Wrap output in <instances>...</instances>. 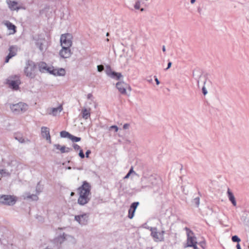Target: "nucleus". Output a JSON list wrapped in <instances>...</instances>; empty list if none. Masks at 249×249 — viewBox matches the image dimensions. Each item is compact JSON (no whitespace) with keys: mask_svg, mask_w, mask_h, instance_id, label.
Wrapping results in <instances>:
<instances>
[{"mask_svg":"<svg viewBox=\"0 0 249 249\" xmlns=\"http://www.w3.org/2000/svg\"><path fill=\"white\" fill-rule=\"evenodd\" d=\"M90 184L86 181L78 188V192L79 196L78 203L79 205H84L89 202L90 199Z\"/></svg>","mask_w":249,"mask_h":249,"instance_id":"nucleus-1","label":"nucleus"},{"mask_svg":"<svg viewBox=\"0 0 249 249\" xmlns=\"http://www.w3.org/2000/svg\"><path fill=\"white\" fill-rule=\"evenodd\" d=\"M24 71L25 75L31 78H35L37 74V68L36 63L31 60L26 62Z\"/></svg>","mask_w":249,"mask_h":249,"instance_id":"nucleus-2","label":"nucleus"},{"mask_svg":"<svg viewBox=\"0 0 249 249\" xmlns=\"http://www.w3.org/2000/svg\"><path fill=\"white\" fill-rule=\"evenodd\" d=\"M185 230L186 231L187 238L184 247H193V249H198L197 247L196 238L195 236L194 232L187 227L185 228Z\"/></svg>","mask_w":249,"mask_h":249,"instance_id":"nucleus-3","label":"nucleus"},{"mask_svg":"<svg viewBox=\"0 0 249 249\" xmlns=\"http://www.w3.org/2000/svg\"><path fill=\"white\" fill-rule=\"evenodd\" d=\"M28 105L23 102L10 105V108L11 111L17 115L23 113L28 109Z\"/></svg>","mask_w":249,"mask_h":249,"instance_id":"nucleus-4","label":"nucleus"},{"mask_svg":"<svg viewBox=\"0 0 249 249\" xmlns=\"http://www.w3.org/2000/svg\"><path fill=\"white\" fill-rule=\"evenodd\" d=\"M73 36L69 33L62 34L60 36L61 46L71 47L72 45Z\"/></svg>","mask_w":249,"mask_h":249,"instance_id":"nucleus-5","label":"nucleus"},{"mask_svg":"<svg viewBox=\"0 0 249 249\" xmlns=\"http://www.w3.org/2000/svg\"><path fill=\"white\" fill-rule=\"evenodd\" d=\"M155 180V178L152 176H143L141 178L142 188H151L154 185Z\"/></svg>","mask_w":249,"mask_h":249,"instance_id":"nucleus-6","label":"nucleus"},{"mask_svg":"<svg viewBox=\"0 0 249 249\" xmlns=\"http://www.w3.org/2000/svg\"><path fill=\"white\" fill-rule=\"evenodd\" d=\"M17 201L16 197L9 195H3L0 197V203L6 205H13Z\"/></svg>","mask_w":249,"mask_h":249,"instance_id":"nucleus-7","label":"nucleus"},{"mask_svg":"<svg viewBox=\"0 0 249 249\" xmlns=\"http://www.w3.org/2000/svg\"><path fill=\"white\" fill-rule=\"evenodd\" d=\"M151 235L154 238V240L158 241H161L164 239L163 231H158L157 229L155 228H151Z\"/></svg>","mask_w":249,"mask_h":249,"instance_id":"nucleus-8","label":"nucleus"},{"mask_svg":"<svg viewBox=\"0 0 249 249\" xmlns=\"http://www.w3.org/2000/svg\"><path fill=\"white\" fill-rule=\"evenodd\" d=\"M116 88L122 94H126V89L131 90L130 86L124 82H118L116 83Z\"/></svg>","mask_w":249,"mask_h":249,"instance_id":"nucleus-9","label":"nucleus"},{"mask_svg":"<svg viewBox=\"0 0 249 249\" xmlns=\"http://www.w3.org/2000/svg\"><path fill=\"white\" fill-rule=\"evenodd\" d=\"M62 48L59 51V54L63 58H69L72 54L71 47L61 46Z\"/></svg>","mask_w":249,"mask_h":249,"instance_id":"nucleus-10","label":"nucleus"},{"mask_svg":"<svg viewBox=\"0 0 249 249\" xmlns=\"http://www.w3.org/2000/svg\"><path fill=\"white\" fill-rule=\"evenodd\" d=\"M9 54L6 57L5 62L8 63L9 60L12 58L13 57L16 56L18 52V47L16 46H11L9 49Z\"/></svg>","mask_w":249,"mask_h":249,"instance_id":"nucleus-11","label":"nucleus"},{"mask_svg":"<svg viewBox=\"0 0 249 249\" xmlns=\"http://www.w3.org/2000/svg\"><path fill=\"white\" fill-rule=\"evenodd\" d=\"M106 72L108 76L116 80H119L123 77L121 73L112 71L110 67L109 66L107 67Z\"/></svg>","mask_w":249,"mask_h":249,"instance_id":"nucleus-12","label":"nucleus"},{"mask_svg":"<svg viewBox=\"0 0 249 249\" xmlns=\"http://www.w3.org/2000/svg\"><path fill=\"white\" fill-rule=\"evenodd\" d=\"M46 40L43 38H39L36 40V45L41 52H44L47 49Z\"/></svg>","mask_w":249,"mask_h":249,"instance_id":"nucleus-13","label":"nucleus"},{"mask_svg":"<svg viewBox=\"0 0 249 249\" xmlns=\"http://www.w3.org/2000/svg\"><path fill=\"white\" fill-rule=\"evenodd\" d=\"M6 2L8 6V8L11 11H18L21 8L20 6H18V3L16 1L13 0H6Z\"/></svg>","mask_w":249,"mask_h":249,"instance_id":"nucleus-14","label":"nucleus"},{"mask_svg":"<svg viewBox=\"0 0 249 249\" xmlns=\"http://www.w3.org/2000/svg\"><path fill=\"white\" fill-rule=\"evenodd\" d=\"M49 73L54 76H64L66 74V71L63 68L55 69L53 68H51Z\"/></svg>","mask_w":249,"mask_h":249,"instance_id":"nucleus-15","label":"nucleus"},{"mask_svg":"<svg viewBox=\"0 0 249 249\" xmlns=\"http://www.w3.org/2000/svg\"><path fill=\"white\" fill-rule=\"evenodd\" d=\"M7 83L9 84V87L14 90H18L19 89V85L20 84V81L19 79L16 80H11L8 79Z\"/></svg>","mask_w":249,"mask_h":249,"instance_id":"nucleus-16","label":"nucleus"},{"mask_svg":"<svg viewBox=\"0 0 249 249\" xmlns=\"http://www.w3.org/2000/svg\"><path fill=\"white\" fill-rule=\"evenodd\" d=\"M91 109L89 107H84L81 110V114L82 117L85 119L87 120L90 118Z\"/></svg>","mask_w":249,"mask_h":249,"instance_id":"nucleus-17","label":"nucleus"},{"mask_svg":"<svg viewBox=\"0 0 249 249\" xmlns=\"http://www.w3.org/2000/svg\"><path fill=\"white\" fill-rule=\"evenodd\" d=\"M41 129L42 137L49 141L50 143H51V136L49 128L47 127L43 126L41 127Z\"/></svg>","mask_w":249,"mask_h":249,"instance_id":"nucleus-18","label":"nucleus"},{"mask_svg":"<svg viewBox=\"0 0 249 249\" xmlns=\"http://www.w3.org/2000/svg\"><path fill=\"white\" fill-rule=\"evenodd\" d=\"M3 23L7 27L8 29L11 31L10 34H14L16 32V26L9 21H4Z\"/></svg>","mask_w":249,"mask_h":249,"instance_id":"nucleus-19","label":"nucleus"},{"mask_svg":"<svg viewBox=\"0 0 249 249\" xmlns=\"http://www.w3.org/2000/svg\"><path fill=\"white\" fill-rule=\"evenodd\" d=\"M38 69L40 72H48L50 71L51 67H47V64L44 62H40L38 64Z\"/></svg>","mask_w":249,"mask_h":249,"instance_id":"nucleus-20","label":"nucleus"},{"mask_svg":"<svg viewBox=\"0 0 249 249\" xmlns=\"http://www.w3.org/2000/svg\"><path fill=\"white\" fill-rule=\"evenodd\" d=\"M227 194L229 200L231 202V203L234 206H236V201L235 197L233 193L229 188H228Z\"/></svg>","mask_w":249,"mask_h":249,"instance_id":"nucleus-21","label":"nucleus"},{"mask_svg":"<svg viewBox=\"0 0 249 249\" xmlns=\"http://www.w3.org/2000/svg\"><path fill=\"white\" fill-rule=\"evenodd\" d=\"M138 204L139 202H134L131 204L130 209L129 210L128 215V218H133L135 210L137 208Z\"/></svg>","mask_w":249,"mask_h":249,"instance_id":"nucleus-22","label":"nucleus"},{"mask_svg":"<svg viewBox=\"0 0 249 249\" xmlns=\"http://www.w3.org/2000/svg\"><path fill=\"white\" fill-rule=\"evenodd\" d=\"M62 110L61 106H59L55 108H52L50 109V112L49 113V114H52L53 116H56Z\"/></svg>","mask_w":249,"mask_h":249,"instance_id":"nucleus-23","label":"nucleus"},{"mask_svg":"<svg viewBox=\"0 0 249 249\" xmlns=\"http://www.w3.org/2000/svg\"><path fill=\"white\" fill-rule=\"evenodd\" d=\"M206 82V80L205 77L204 76L200 75L199 76L198 79L197 80V84L198 86L199 85V84L202 83H203V84L205 85Z\"/></svg>","mask_w":249,"mask_h":249,"instance_id":"nucleus-24","label":"nucleus"},{"mask_svg":"<svg viewBox=\"0 0 249 249\" xmlns=\"http://www.w3.org/2000/svg\"><path fill=\"white\" fill-rule=\"evenodd\" d=\"M72 150L71 148L66 147L65 146H62L61 148H60V152L61 153H68Z\"/></svg>","mask_w":249,"mask_h":249,"instance_id":"nucleus-25","label":"nucleus"},{"mask_svg":"<svg viewBox=\"0 0 249 249\" xmlns=\"http://www.w3.org/2000/svg\"><path fill=\"white\" fill-rule=\"evenodd\" d=\"M200 198L199 197H195L192 200L193 205L195 206L196 207H198L199 205Z\"/></svg>","mask_w":249,"mask_h":249,"instance_id":"nucleus-26","label":"nucleus"},{"mask_svg":"<svg viewBox=\"0 0 249 249\" xmlns=\"http://www.w3.org/2000/svg\"><path fill=\"white\" fill-rule=\"evenodd\" d=\"M71 134L66 131H62L60 132V136L62 138H68L70 139Z\"/></svg>","mask_w":249,"mask_h":249,"instance_id":"nucleus-27","label":"nucleus"},{"mask_svg":"<svg viewBox=\"0 0 249 249\" xmlns=\"http://www.w3.org/2000/svg\"><path fill=\"white\" fill-rule=\"evenodd\" d=\"M73 142H78L81 140V138L80 137H77L72 135H71L70 139Z\"/></svg>","mask_w":249,"mask_h":249,"instance_id":"nucleus-28","label":"nucleus"},{"mask_svg":"<svg viewBox=\"0 0 249 249\" xmlns=\"http://www.w3.org/2000/svg\"><path fill=\"white\" fill-rule=\"evenodd\" d=\"M241 216L243 218L249 217V210L243 211L241 213Z\"/></svg>","mask_w":249,"mask_h":249,"instance_id":"nucleus-29","label":"nucleus"},{"mask_svg":"<svg viewBox=\"0 0 249 249\" xmlns=\"http://www.w3.org/2000/svg\"><path fill=\"white\" fill-rule=\"evenodd\" d=\"M232 241L234 242L239 243L241 241L240 239L237 236L234 235L232 237Z\"/></svg>","mask_w":249,"mask_h":249,"instance_id":"nucleus-30","label":"nucleus"},{"mask_svg":"<svg viewBox=\"0 0 249 249\" xmlns=\"http://www.w3.org/2000/svg\"><path fill=\"white\" fill-rule=\"evenodd\" d=\"M65 239V236L63 234L62 236H60L56 239L57 242H59L60 244L63 242Z\"/></svg>","mask_w":249,"mask_h":249,"instance_id":"nucleus-31","label":"nucleus"},{"mask_svg":"<svg viewBox=\"0 0 249 249\" xmlns=\"http://www.w3.org/2000/svg\"><path fill=\"white\" fill-rule=\"evenodd\" d=\"M27 197L29 198H32L34 200H36L38 199L37 196L36 195H35L29 196H27Z\"/></svg>","mask_w":249,"mask_h":249,"instance_id":"nucleus-32","label":"nucleus"},{"mask_svg":"<svg viewBox=\"0 0 249 249\" xmlns=\"http://www.w3.org/2000/svg\"><path fill=\"white\" fill-rule=\"evenodd\" d=\"M0 174H1L2 175V176H7L9 175V173L6 172V170H0Z\"/></svg>","mask_w":249,"mask_h":249,"instance_id":"nucleus-33","label":"nucleus"},{"mask_svg":"<svg viewBox=\"0 0 249 249\" xmlns=\"http://www.w3.org/2000/svg\"><path fill=\"white\" fill-rule=\"evenodd\" d=\"M104 69V67L103 65H98L97 66V71H99V72H101Z\"/></svg>","mask_w":249,"mask_h":249,"instance_id":"nucleus-34","label":"nucleus"},{"mask_svg":"<svg viewBox=\"0 0 249 249\" xmlns=\"http://www.w3.org/2000/svg\"><path fill=\"white\" fill-rule=\"evenodd\" d=\"M128 173L129 174H130L131 175V174H134V175H135L136 176H138V174L136 172H135L134 171L133 167H131V168H130V170L129 171Z\"/></svg>","mask_w":249,"mask_h":249,"instance_id":"nucleus-35","label":"nucleus"},{"mask_svg":"<svg viewBox=\"0 0 249 249\" xmlns=\"http://www.w3.org/2000/svg\"><path fill=\"white\" fill-rule=\"evenodd\" d=\"M79 156L82 159H83L85 158V155H84L82 150H80L79 153Z\"/></svg>","mask_w":249,"mask_h":249,"instance_id":"nucleus-36","label":"nucleus"},{"mask_svg":"<svg viewBox=\"0 0 249 249\" xmlns=\"http://www.w3.org/2000/svg\"><path fill=\"white\" fill-rule=\"evenodd\" d=\"M114 129L115 132H117L118 130V128L116 125H112L109 127V130Z\"/></svg>","mask_w":249,"mask_h":249,"instance_id":"nucleus-37","label":"nucleus"},{"mask_svg":"<svg viewBox=\"0 0 249 249\" xmlns=\"http://www.w3.org/2000/svg\"><path fill=\"white\" fill-rule=\"evenodd\" d=\"M73 148L75 150H81L80 149V147L77 145V144H73Z\"/></svg>","mask_w":249,"mask_h":249,"instance_id":"nucleus-38","label":"nucleus"},{"mask_svg":"<svg viewBox=\"0 0 249 249\" xmlns=\"http://www.w3.org/2000/svg\"><path fill=\"white\" fill-rule=\"evenodd\" d=\"M202 92H203V94L204 95H206L207 94V90H206V88L205 87V85H204L203 88H202Z\"/></svg>","mask_w":249,"mask_h":249,"instance_id":"nucleus-39","label":"nucleus"},{"mask_svg":"<svg viewBox=\"0 0 249 249\" xmlns=\"http://www.w3.org/2000/svg\"><path fill=\"white\" fill-rule=\"evenodd\" d=\"M53 146L57 150H60V148H61V146L60 144H55L53 145Z\"/></svg>","mask_w":249,"mask_h":249,"instance_id":"nucleus-40","label":"nucleus"},{"mask_svg":"<svg viewBox=\"0 0 249 249\" xmlns=\"http://www.w3.org/2000/svg\"><path fill=\"white\" fill-rule=\"evenodd\" d=\"M16 139L17 140H18V142H19L21 143H23V142H25V141H24V139H23L21 137H20L19 138H18L17 137H16Z\"/></svg>","mask_w":249,"mask_h":249,"instance_id":"nucleus-41","label":"nucleus"},{"mask_svg":"<svg viewBox=\"0 0 249 249\" xmlns=\"http://www.w3.org/2000/svg\"><path fill=\"white\" fill-rule=\"evenodd\" d=\"M129 126V124H125L123 125V128L124 129H128Z\"/></svg>","mask_w":249,"mask_h":249,"instance_id":"nucleus-42","label":"nucleus"},{"mask_svg":"<svg viewBox=\"0 0 249 249\" xmlns=\"http://www.w3.org/2000/svg\"><path fill=\"white\" fill-rule=\"evenodd\" d=\"M89 216V215H87V214H83V215H76V216H75V218H81V217H83V216Z\"/></svg>","mask_w":249,"mask_h":249,"instance_id":"nucleus-43","label":"nucleus"},{"mask_svg":"<svg viewBox=\"0 0 249 249\" xmlns=\"http://www.w3.org/2000/svg\"><path fill=\"white\" fill-rule=\"evenodd\" d=\"M87 97L89 99L91 100V101H92V95L91 93H89L87 95Z\"/></svg>","mask_w":249,"mask_h":249,"instance_id":"nucleus-44","label":"nucleus"},{"mask_svg":"<svg viewBox=\"0 0 249 249\" xmlns=\"http://www.w3.org/2000/svg\"><path fill=\"white\" fill-rule=\"evenodd\" d=\"M91 153V151L89 150H88L86 152V157L87 158L89 157V154Z\"/></svg>","mask_w":249,"mask_h":249,"instance_id":"nucleus-45","label":"nucleus"},{"mask_svg":"<svg viewBox=\"0 0 249 249\" xmlns=\"http://www.w3.org/2000/svg\"><path fill=\"white\" fill-rule=\"evenodd\" d=\"M171 65H172V63L171 62H169L168 63L167 67L165 70H166L169 69L171 67Z\"/></svg>","mask_w":249,"mask_h":249,"instance_id":"nucleus-46","label":"nucleus"},{"mask_svg":"<svg viewBox=\"0 0 249 249\" xmlns=\"http://www.w3.org/2000/svg\"><path fill=\"white\" fill-rule=\"evenodd\" d=\"M154 77H155V81L156 82V84L157 85H159L160 83L159 80H158V79L156 76H155Z\"/></svg>","mask_w":249,"mask_h":249,"instance_id":"nucleus-47","label":"nucleus"},{"mask_svg":"<svg viewBox=\"0 0 249 249\" xmlns=\"http://www.w3.org/2000/svg\"><path fill=\"white\" fill-rule=\"evenodd\" d=\"M131 174H129V173H128L124 177V179H127L129 178V177L130 176Z\"/></svg>","mask_w":249,"mask_h":249,"instance_id":"nucleus-48","label":"nucleus"},{"mask_svg":"<svg viewBox=\"0 0 249 249\" xmlns=\"http://www.w3.org/2000/svg\"><path fill=\"white\" fill-rule=\"evenodd\" d=\"M237 249H241V246L239 244H237L236 245Z\"/></svg>","mask_w":249,"mask_h":249,"instance_id":"nucleus-49","label":"nucleus"},{"mask_svg":"<svg viewBox=\"0 0 249 249\" xmlns=\"http://www.w3.org/2000/svg\"><path fill=\"white\" fill-rule=\"evenodd\" d=\"M162 51H163V52H165V51H166V49H165V47L164 46H162Z\"/></svg>","mask_w":249,"mask_h":249,"instance_id":"nucleus-50","label":"nucleus"},{"mask_svg":"<svg viewBox=\"0 0 249 249\" xmlns=\"http://www.w3.org/2000/svg\"><path fill=\"white\" fill-rule=\"evenodd\" d=\"M36 190L38 193H39L41 192L40 190H38V186H37Z\"/></svg>","mask_w":249,"mask_h":249,"instance_id":"nucleus-51","label":"nucleus"},{"mask_svg":"<svg viewBox=\"0 0 249 249\" xmlns=\"http://www.w3.org/2000/svg\"><path fill=\"white\" fill-rule=\"evenodd\" d=\"M196 1V0H191V3L194 4Z\"/></svg>","mask_w":249,"mask_h":249,"instance_id":"nucleus-52","label":"nucleus"},{"mask_svg":"<svg viewBox=\"0 0 249 249\" xmlns=\"http://www.w3.org/2000/svg\"><path fill=\"white\" fill-rule=\"evenodd\" d=\"M74 192H71V196H74Z\"/></svg>","mask_w":249,"mask_h":249,"instance_id":"nucleus-53","label":"nucleus"},{"mask_svg":"<svg viewBox=\"0 0 249 249\" xmlns=\"http://www.w3.org/2000/svg\"><path fill=\"white\" fill-rule=\"evenodd\" d=\"M77 221H78L79 223H80V218H79V219H75Z\"/></svg>","mask_w":249,"mask_h":249,"instance_id":"nucleus-54","label":"nucleus"},{"mask_svg":"<svg viewBox=\"0 0 249 249\" xmlns=\"http://www.w3.org/2000/svg\"><path fill=\"white\" fill-rule=\"evenodd\" d=\"M141 9V11H143L144 10V9H143V8H141V9Z\"/></svg>","mask_w":249,"mask_h":249,"instance_id":"nucleus-55","label":"nucleus"},{"mask_svg":"<svg viewBox=\"0 0 249 249\" xmlns=\"http://www.w3.org/2000/svg\"><path fill=\"white\" fill-rule=\"evenodd\" d=\"M106 36H109V33H107Z\"/></svg>","mask_w":249,"mask_h":249,"instance_id":"nucleus-56","label":"nucleus"},{"mask_svg":"<svg viewBox=\"0 0 249 249\" xmlns=\"http://www.w3.org/2000/svg\"><path fill=\"white\" fill-rule=\"evenodd\" d=\"M38 185H39V183L37 185V186L38 187ZM39 189V188L38 187V190Z\"/></svg>","mask_w":249,"mask_h":249,"instance_id":"nucleus-57","label":"nucleus"},{"mask_svg":"<svg viewBox=\"0 0 249 249\" xmlns=\"http://www.w3.org/2000/svg\"><path fill=\"white\" fill-rule=\"evenodd\" d=\"M107 40L108 41H109V39L108 38H107Z\"/></svg>","mask_w":249,"mask_h":249,"instance_id":"nucleus-58","label":"nucleus"}]
</instances>
